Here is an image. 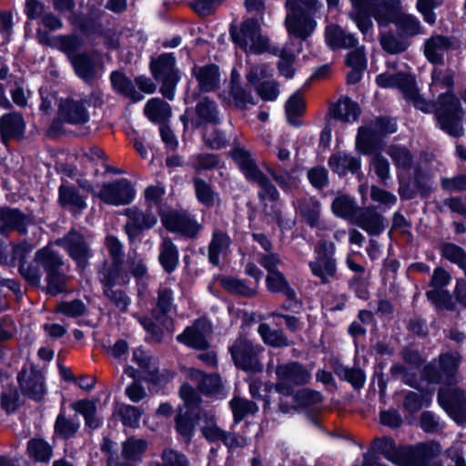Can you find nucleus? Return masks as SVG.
Returning a JSON list of instances; mask_svg holds the SVG:
<instances>
[{"mask_svg":"<svg viewBox=\"0 0 466 466\" xmlns=\"http://www.w3.org/2000/svg\"><path fill=\"white\" fill-rule=\"evenodd\" d=\"M453 86V76L448 70L434 69L431 74V90L432 93L446 90L439 95L433 105L440 127L449 135L459 137L464 133L462 121L464 112L459 98L450 91Z\"/></svg>","mask_w":466,"mask_h":466,"instance_id":"obj_1","label":"nucleus"},{"mask_svg":"<svg viewBox=\"0 0 466 466\" xmlns=\"http://www.w3.org/2000/svg\"><path fill=\"white\" fill-rule=\"evenodd\" d=\"M461 356L458 351L441 354L424 367L421 372L422 380L428 383L455 385L461 380Z\"/></svg>","mask_w":466,"mask_h":466,"instance_id":"obj_2","label":"nucleus"},{"mask_svg":"<svg viewBox=\"0 0 466 466\" xmlns=\"http://www.w3.org/2000/svg\"><path fill=\"white\" fill-rule=\"evenodd\" d=\"M376 82L383 88L397 87L404 98L412 103L417 109L424 113L432 111L433 105L420 94L414 76L404 72L397 74L386 72L379 75Z\"/></svg>","mask_w":466,"mask_h":466,"instance_id":"obj_3","label":"nucleus"},{"mask_svg":"<svg viewBox=\"0 0 466 466\" xmlns=\"http://www.w3.org/2000/svg\"><path fill=\"white\" fill-rule=\"evenodd\" d=\"M230 35L245 52L262 54L268 50L269 40L261 34L260 24L256 19H247L239 27L231 26Z\"/></svg>","mask_w":466,"mask_h":466,"instance_id":"obj_4","label":"nucleus"},{"mask_svg":"<svg viewBox=\"0 0 466 466\" xmlns=\"http://www.w3.org/2000/svg\"><path fill=\"white\" fill-rule=\"evenodd\" d=\"M397 130L396 124L379 118L365 127H360L356 137V148L364 155L371 154L380 147L381 137Z\"/></svg>","mask_w":466,"mask_h":466,"instance_id":"obj_5","label":"nucleus"},{"mask_svg":"<svg viewBox=\"0 0 466 466\" xmlns=\"http://www.w3.org/2000/svg\"><path fill=\"white\" fill-rule=\"evenodd\" d=\"M277 382L275 389L279 393L289 396L294 387L307 384L310 378V371L298 361H289L278 364L275 369Z\"/></svg>","mask_w":466,"mask_h":466,"instance_id":"obj_6","label":"nucleus"},{"mask_svg":"<svg viewBox=\"0 0 466 466\" xmlns=\"http://www.w3.org/2000/svg\"><path fill=\"white\" fill-rule=\"evenodd\" d=\"M314 252L315 259L309 264L311 273L323 284L329 283L335 279L337 273V263L334 258L335 244L324 238H319Z\"/></svg>","mask_w":466,"mask_h":466,"instance_id":"obj_7","label":"nucleus"},{"mask_svg":"<svg viewBox=\"0 0 466 466\" xmlns=\"http://www.w3.org/2000/svg\"><path fill=\"white\" fill-rule=\"evenodd\" d=\"M262 351V346L253 343L242 335H239L229 347L235 365L243 370L251 372L262 370V365L258 360V355Z\"/></svg>","mask_w":466,"mask_h":466,"instance_id":"obj_8","label":"nucleus"},{"mask_svg":"<svg viewBox=\"0 0 466 466\" xmlns=\"http://www.w3.org/2000/svg\"><path fill=\"white\" fill-rule=\"evenodd\" d=\"M175 64L176 58L172 54H162L151 62V70L155 78L162 83L160 92L169 100H173L176 86L179 81Z\"/></svg>","mask_w":466,"mask_h":466,"instance_id":"obj_9","label":"nucleus"},{"mask_svg":"<svg viewBox=\"0 0 466 466\" xmlns=\"http://www.w3.org/2000/svg\"><path fill=\"white\" fill-rule=\"evenodd\" d=\"M56 243L65 248L80 269L83 270L86 268L88 260L92 257L90 237H86L77 231L71 230L65 237L58 239Z\"/></svg>","mask_w":466,"mask_h":466,"instance_id":"obj_10","label":"nucleus"},{"mask_svg":"<svg viewBox=\"0 0 466 466\" xmlns=\"http://www.w3.org/2000/svg\"><path fill=\"white\" fill-rule=\"evenodd\" d=\"M295 208L302 219L316 229L318 238L325 237V232L332 229L330 224L321 219V204L315 198H301L296 201Z\"/></svg>","mask_w":466,"mask_h":466,"instance_id":"obj_11","label":"nucleus"},{"mask_svg":"<svg viewBox=\"0 0 466 466\" xmlns=\"http://www.w3.org/2000/svg\"><path fill=\"white\" fill-rule=\"evenodd\" d=\"M438 401L457 423L466 420V390L460 388L441 389Z\"/></svg>","mask_w":466,"mask_h":466,"instance_id":"obj_12","label":"nucleus"},{"mask_svg":"<svg viewBox=\"0 0 466 466\" xmlns=\"http://www.w3.org/2000/svg\"><path fill=\"white\" fill-rule=\"evenodd\" d=\"M17 380L23 394L35 400L43 399L46 390L41 371L32 365H25L18 373Z\"/></svg>","mask_w":466,"mask_h":466,"instance_id":"obj_13","label":"nucleus"},{"mask_svg":"<svg viewBox=\"0 0 466 466\" xmlns=\"http://www.w3.org/2000/svg\"><path fill=\"white\" fill-rule=\"evenodd\" d=\"M135 194L131 182L122 178L104 185L99 197L109 205L120 206L129 204L134 199Z\"/></svg>","mask_w":466,"mask_h":466,"instance_id":"obj_14","label":"nucleus"},{"mask_svg":"<svg viewBox=\"0 0 466 466\" xmlns=\"http://www.w3.org/2000/svg\"><path fill=\"white\" fill-rule=\"evenodd\" d=\"M85 99L67 97L61 99L58 105L60 118L72 125H82L89 121L90 116Z\"/></svg>","mask_w":466,"mask_h":466,"instance_id":"obj_15","label":"nucleus"},{"mask_svg":"<svg viewBox=\"0 0 466 466\" xmlns=\"http://www.w3.org/2000/svg\"><path fill=\"white\" fill-rule=\"evenodd\" d=\"M286 27L289 35L305 40L315 31L317 22L304 11L289 10Z\"/></svg>","mask_w":466,"mask_h":466,"instance_id":"obj_16","label":"nucleus"},{"mask_svg":"<svg viewBox=\"0 0 466 466\" xmlns=\"http://www.w3.org/2000/svg\"><path fill=\"white\" fill-rule=\"evenodd\" d=\"M35 35L41 45L56 48L66 54L70 59L76 56L74 53L82 46L80 37L76 35L52 36L47 31L41 28L36 30Z\"/></svg>","mask_w":466,"mask_h":466,"instance_id":"obj_17","label":"nucleus"},{"mask_svg":"<svg viewBox=\"0 0 466 466\" xmlns=\"http://www.w3.org/2000/svg\"><path fill=\"white\" fill-rule=\"evenodd\" d=\"M166 228L187 237H195L201 229L200 224L186 213L168 212L162 216Z\"/></svg>","mask_w":466,"mask_h":466,"instance_id":"obj_18","label":"nucleus"},{"mask_svg":"<svg viewBox=\"0 0 466 466\" xmlns=\"http://www.w3.org/2000/svg\"><path fill=\"white\" fill-rule=\"evenodd\" d=\"M71 64L76 76L87 84L93 83L100 76L102 65L95 55H76L71 57Z\"/></svg>","mask_w":466,"mask_h":466,"instance_id":"obj_19","label":"nucleus"},{"mask_svg":"<svg viewBox=\"0 0 466 466\" xmlns=\"http://www.w3.org/2000/svg\"><path fill=\"white\" fill-rule=\"evenodd\" d=\"M211 332L210 324L204 319L197 320L191 327L177 336V340L188 347L197 350H205L209 347L208 336Z\"/></svg>","mask_w":466,"mask_h":466,"instance_id":"obj_20","label":"nucleus"},{"mask_svg":"<svg viewBox=\"0 0 466 466\" xmlns=\"http://www.w3.org/2000/svg\"><path fill=\"white\" fill-rule=\"evenodd\" d=\"M192 75L198 81V86L201 92H214L219 88L221 76L218 66L214 64L195 65L192 68Z\"/></svg>","mask_w":466,"mask_h":466,"instance_id":"obj_21","label":"nucleus"},{"mask_svg":"<svg viewBox=\"0 0 466 466\" xmlns=\"http://www.w3.org/2000/svg\"><path fill=\"white\" fill-rule=\"evenodd\" d=\"M352 224L371 236L380 235L385 229L384 218L371 208H360L353 217Z\"/></svg>","mask_w":466,"mask_h":466,"instance_id":"obj_22","label":"nucleus"},{"mask_svg":"<svg viewBox=\"0 0 466 466\" xmlns=\"http://www.w3.org/2000/svg\"><path fill=\"white\" fill-rule=\"evenodd\" d=\"M25 131L24 117L19 113H8L0 117V137L3 143L23 138Z\"/></svg>","mask_w":466,"mask_h":466,"instance_id":"obj_23","label":"nucleus"},{"mask_svg":"<svg viewBox=\"0 0 466 466\" xmlns=\"http://www.w3.org/2000/svg\"><path fill=\"white\" fill-rule=\"evenodd\" d=\"M30 223V218L18 209L10 208H0V233L3 235H6L12 230L25 234L26 227Z\"/></svg>","mask_w":466,"mask_h":466,"instance_id":"obj_24","label":"nucleus"},{"mask_svg":"<svg viewBox=\"0 0 466 466\" xmlns=\"http://www.w3.org/2000/svg\"><path fill=\"white\" fill-rule=\"evenodd\" d=\"M125 214L128 218L125 228L129 238L136 237L140 230L151 228L157 221L152 212H142L135 207L127 209Z\"/></svg>","mask_w":466,"mask_h":466,"instance_id":"obj_25","label":"nucleus"},{"mask_svg":"<svg viewBox=\"0 0 466 466\" xmlns=\"http://www.w3.org/2000/svg\"><path fill=\"white\" fill-rule=\"evenodd\" d=\"M325 41L331 49H349L358 45V39L353 34L346 32L336 24L326 26Z\"/></svg>","mask_w":466,"mask_h":466,"instance_id":"obj_26","label":"nucleus"},{"mask_svg":"<svg viewBox=\"0 0 466 466\" xmlns=\"http://www.w3.org/2000/svg\"><path fill=\"white\" fill-rule=\"evenodd\" d=\"M451 279V275L445 269L441 268H435L431 278V284L434 289L427 292V297L435 303L447 306L451 302V297L442 288L447 286Z\"/></svg>","mask_w":466,"mask_h":466,"instance_id":"obj_27","label":"nucleus"},{"mask_svg":"<svg viewBox=\"0 0 466 466\" xmlns=\"http://www.w3.org/2000/svg\"><path fill=\"white\" fill-rule=\"evenodd\" d=\"M451 46L452 43L448 36L433 35L424 43V55L430 62L441 63Z\"/></svg>","mask_w":466,"mask_h":466,"instance_id":"obj_28","label":"nucleus"},{"mask_svg":"<svg viewBox=\"0 0 466 466\" xmlns=\"http://www.w3.org/2000/svg\"><path fill=\"white\" fill-rule=\"evenodd\" d=\"M360 158L345 152L333 154L329 159V167L339 176H344L348 172H357L360 168Z\"/></svg>","mask_w":466,"mask_h":466,"instance_id":"obj_29","label":"nucleus"},{"mask_svg":"<svg viewBox=\"0 0 466 466\" xmlns=\"http://www.w3.org/2000/svg\"><path fill=\"white\" fill-rule=\"evenodd\" d=\"M360 113L358 104L347 97L339 99L329 109V114L333 118L348 123L356 121Z\"/></svg>","mask_w":466,"mask_h":466,"instance_id":"obj_30","label":"nucleus"},{"mask_svg":"<svg viewBox=\"0 0 466 466\" xmlns=\"http://www.w3.org/2000/svg\"><path fill=\"white\" fill-rule=\"evenodd\" d=\"M231 239L227 233L220 230H215L208 247L209 261L215 266L218 265L220 258L228 254Z\"/></svg>","mask_w":466,"mask_h":466,"instance_id":"obj_31","label":"nucleus"},{"mask_svg":"<svg viewBox=\"0 0 466 466\" xmlns=\"http://www.w3.org/2000/svg\"><path fill=\"white\" fill-rule=\"evenodd\" d=\"M58 194L60 205L73 213H78L86 207L85 198L73 187L62 185Z\"/></svg>","mask_w":466,"mask_h":466,"instance_id":"obj_32","label":"nucleus"},{"mask_svg":"<svg viewBox=\"0 0 466 466\" xmlns=\"http://www.w3.org/2000/svg\"><path fill=\"white\" fill-rule=\"evenodd\" d=\"M187 376L198 385V390L204 394H214L221 388V380L218 375H207L200 370L190 369Z\"/></svg>","mask_w":466,"mask_h":466,"instance_id":"obj_33","label":"nucleus"},{"mask_svg":"<svg viewBox=\"0 0 466 466\" xmlns=\"http://www.w3.org/2000/svg\"><path fill=\"white\" fill-rule=\"evenodd\" d=\"M144 114L151 122L162 123L171 116L172 110L167 102L158 97H154L146 103Z\"/></svg>","mask_w":466,"mask_h":466,"instance_id":"obj_34","label":"nucleus"},{"mask_svg":"<svg viewBox=\"0 0 466 466\" xmlns=\"http://www.w3.org/2000/svg\"><path fill=\"white\" fill-rule=\"evenodd\" d=\"M285 111L287 120L289 125L299 127L302 125L299 117H301L306 111V104L302 94L296 91L286 102Z\"/></svg>","mask_w":466,"mask_h":466,"instance_id":"obj_35","label":"nucleus"},{"mask_svg":"<svg viewBox=\"0 0 466 466\" xmlns=\"http://www.w3.org/2000/svg\"><path fill=\"white\" fill-rule=\"evenodd\" d=\"M198 420L204 422L201 431L208 441H223L226 431H223L217 425L215 414L212 410H201L198 413Z\"/></svg>","mask_w":466,"mask_h":466,"instance_id":"obj_36","label":"nucleus"},{"mask_svg":"<svg viewBox=\"0 0 466 466\" xmlns=\"http://www.w3.org/2000/svg\"><path fill=\"white\" fill-rule=\"evenodd\" d=\"M110 79L116 92L128 97L133 102L143 99V96L136 90L133 82L124 74L115 71L111 74Z\"/></svg>","mask_w":466,"mask_h":466,"instance_id":"obj_37","label":"nucleus"},{"mask_svg":"<svg viewBox=\"0 0 466 466\" xmlns=\"http://www.w3.org/2000/svg\"><path fill=\"white\" fill-rule=\"evenodd\" d=\"M266 283L270 292L283 293L290 300L297 297L295 290L290 287L285 276L279 270L268 273Z\"/></svg>","mask_w":466,"mask_h":466,"instance_id":"obj_38","label":"nucleus"},{"mask_svg":"<svg viewBox=\"0 0 466 466\" xmlns=\"http://www.w3.org/2000/svg\"><path fill=\"white\" fill-rule=\"evenodd\" d=\"M196 113L198 120L195 123V127H199L202 123L218 124V109L216 103L205 96L201 98L196 105Z\"/></svg>","mask_w":466,"mask_h":466,"instance_id":"obj_39","label":"nucleus"},{"mask_svg":"<svg viewBox=\"0 0 466 466\" xmlns=\"http://www.w3.org/2000/svg\"><path fill=\"white\" fill-rule=\"evenodd\" d=\"M359 209L360 208H358L354 199L348 195H338L331 204L332 213L337 217L350 220V223H352L353 217Z\"/></svg>","mask_w":466,"mask_h":466,"instance_id":"obj_40","label":"nucleus"},{"mask_svg":"<svg viewBox=\"0 0 466 466\" xmlns=\"http://www.w3.org/2000/svg\"><path fill=\"white\" fill-rule=\"evenodd\" d=\"M99 279L103 284V289H113L116 285H126L129 281L127 275L121 270V262H113L112 266L104 268L99 271Z\"/></svg>","mask_w":466,"mask_h":466,"instance_id":"obj_41","label":"nucleus"},{"mask_svg":"<svg viewBox=\"0 0 466 466\" xmlns=\"http://www.w3.org/2000/svg\"><path fill=\"white\" fill-rule=\"evenodd\" d=\"M441 453V446L437 442L421 443L416 446L414 457L420 466H442L434 460Z\"/></svg>","mask_w":466,"mask_h":466,"instance_id":"obj_42","label":"nucleus"},{"mask_svg":"<svg viewBox=\"0 0 466 466\" xmlns=\"http://www.w3.org/2000/svg\"><path fill=\"white\" fill-rule=\"evenodd\" d=\"M158 259L167 272H172L178 265V250L176 245L169 239L164 238L158 255Z\"/></svg>","mask_w":466,"mask_h":466,"instance_id":"obj_43","label":"nucleus"},{"mask_svg":"<svg viewBox=\"0 0 466 466\" xmlns=\"http://www.w3.org/2000/svg\"><path fill=\"white\" fill-rule=\"evenodd\" d=\"M80 428V420L77 415L67 418L63 411L57 415L55 422V433L63 439H70L76 435Z\"/></svg>","mask_w":466,"mask_h":466,"instance_id":"obj_44","label":"nucleus"},{"mask_svg":"<svg viewBox=\"0 0 466 466\" xmlns=\"http://www.w3.org/2000/svg\"><path fill=\"white\" fill-rule=\"evenodd\" d=\"M390 23H393L405 35H414L421 33V25L419 19L409 14L397 10L392 15Z\"/></svg>","mask_w":466,"mask_h":466,"instance_id":"obj_45","label":"nucleus"},{"mask_svg":"<svg viewBox=\"0 0 466 466\" xmlns=\"http://www.w3.org/2000/svg\"><path fill=\"white\" fill-rule=\"evenodd\" d=\"M192 181L196 198L202 205L209 208L219 201L218 194L206 180L195 177Z\"/></svg>","mask_w":466,"mask_h":466,"instance_id":"obj_46","label":"nucleus"},{"mask_svg":"<svg viewBox=\"0 0 466 466\" xmlns=\"http://www.w3.org/2000/svg\"><path fill=\"white\" fill-rule=\"evenodd\" d=\"M35 260L43 267L46 274L63 266L61 257L49 247L39 249L35 255Z\"/></svg>","mask_w":466,"mask_h":466,"instance_id":"obj_47","label":"nucleus"},{"mask_svg":"<svg viewBox=\"0 0 466 466\" xmlns=\"http://www.w3.org/2000/svg\"><path fill=\"white\" fill-rule=\"evenodd\" d=\"M147 449V441L143 439L129 438L122 444V457L128 461H140Z\"/></svg>","mask_w":466,"mask_h":466,"instance_id":"obj_48","label":"nucleus"},{"mask_svg":"<svg viewBox=\"0 0 466 466\" xmlns=\"http://www.w3.org/2000/svg\"><path fill=\"white\" fill-rule=\"evenodd\" d=\"M235 423H238L248 415H253L258 410V405L248 400L240 397L233 398L229 402Z\"/></svg>","mask_w":466,"mask_h":466,"instance_id":"obj_49","label":"nucleus"},{"mask_svg":"<svg viewBox=\"0 0 466 466\" xmlns=\"http://www.w3.org/2000/svg\"><path fill=\"white\" fill-rule=\"evenodd\" d=\"M73 409L82 414L85 418L86 424L92 430L97 429L102 421L96 417V406L91 400H79L73 404Z\"/></svg>","mask_w":466,"mask_h":466,"instance_id":"obj_50","label":"nucleus"},{"mask_svg":"<svg viewBox=\"0 0 466 466\" xmlns=\"http://www.w3.org/2000/svg\"><path fill=\"white\" fill-rule=\"evenodd\" d=\"M258 332L267 345L275 348L289 346V339L283 332L270 329L266 323H262L258 326Z\"/></svg>","mask_w":466,"mask_h":466,"instance_id":"obj_51","label":"nucleus"},{"mask_svg":"<svg viewBox=\"0 0 466 466\" xmlns=\"http://www.w3.org/2000/svg\"><path fill=\"white\" fill-rule=\"evenodd\" d=\"M222 287L228 292L251 297L257 293L256 285H248L245 280L233 277L221 279Z\"/></svg>","mask_w":466,"mask_h":466,"instance_id":"obj_52","label":"nucleus"},{"mask_svg":"<svg viewBox=\"0 0 466 466\" xmlns=\"http://www.w3.org/2000/svg\"><path fill=\"white\" fill-rule=\"evenodd\" d=\"M387 153L397 168L406 170L411 167L412 155L405 147L391 145L388 147Z\"/></svg>","mask_w":466,"mask_h":466,"instance_id":"obj_53","label":"nucleus"},{"mask_svg":"<svg viewBox=\"0 0 466 466\" xmlns=\"http://www.w3.org/2000/svg\"><path fill=\"white\" fill-rule=\"evenodd\" d=\"M29 455L38 461H47L52 457V447L42 439H33L28 441Z\"/></svg>","mask_w":466,"mask_h":466,"instance_id":"obj_54","label":"nucleus"},{"mask_svg":"<svg viewBox=\"0 0 466 466\" xmlns=\"http://www.w3.org/2000/svg\"><path fill=\"white\" fill-rule=\"evenodd\" d=\"M400 0H378V10L375 12V20L380 25L390 23L394 12L399 10Z\"/></svg>","mask_w":466,"mask_h":466,"instance_id":"obj_55","label":"nucleus"},{"mask_svg":"<svg viewBox=\"0 0 466 466\" xmlns=\"http://www.w3.org/2000/svg\"><path fill=\"white\" fill-rule=\"evenodd\" d=\"M231 96L238 106L244 107L247 104H254L250 93L246 92L239 83V76L232 72L231 76Z\"/></svg>","mask_w":466,"mask_h":466,"instance_id":"obj_56","label":"nucleus"},{"mask_svg":"<svg viewBox=\"0 0 466 466\" xmlns=\"http://www.w3.org/2000/svg\"><path fill=\"white\" fill-rule=\"evenodd\" d=\"M441 255L443 258L457 264L460 268L466 262V252L464 249L455 244L446 243L441 248Z\"/></svg>","mask_w":466,"mask_h":466,"instance_id":"obj_57","label":"nucleus"},{"mask_svg":"<svg viewBox=\"0 0 466 466\" xmlns=\"http://www.w3.org/2000/svg\"><path fill=\"white\" fill-rule=\"evenodd\" d=\"M260 187L258 196L262 200L276 201L279 194L276 187L271 181L262 173L256 179L253 180Z\"/></svg>","mask_w":466,"mask_h":466,"instance_id":"obj_58","label":"nucleus"},{"mask_svg":"<svg viewBox=\"0 0 466 466\" xmlns=\"http://www.w3.org/2000/svg\"><path fill=\"white\" fill-rule=\"evenodd\" d=\"M192 167L197 172L209 170L218 165V157L215 154H198L192 157Z\"/></svg>","mask_w":466,"mask_h":466,"instance_id":"obj_59","label":"nucleus"},{"mask_svg":"<svg viewBox=\"0 0 466 466\" xmlns=\"http://www.w3.org/2000/svg\"><path fill=\"white\" fill-rule=\"evenodd\" d=\"M47 292L56 295L63 292L66 288V277L60 268L46 274Z\"/></svg>","mask_w":466,"mask_h":466,"instance_id":"obj_60","label":"nucleus"},{"mask_svg":"<svg viewBox=\"0 0 466 466\" xmlns=\"http://www.w3.org/2000/svg\"><path fill=\"white\" fill-rule=\"evenodd\" d=\"M103 291L105 296L120 311H126L131 303L130 298L123 290L106 288Z\"/></svg>","mask_w":466,"mask_h":466,"instance_id":"obj_61","label":"nucleus"},{"mask_svg":"<svg viewBox=\"0 0 466 466\" xmlns=\"http://www.w3.org/2000/svg\"><path fill=\"white\" fill-rule=\"evenodd\" d=\"M156 466H188V461L185 455L172 449H166L162 452L161 462Z\"/></svg>","mask_w":466,"mask_h":466,"instance_id":"obj_62","label":"nucleus"},{"mask_svg":"<svg viewBox=\"0 0 466 466\" xmlns=\"http://www.w3.org/2000/svg\"><path fill=\"white\" fill-rule=\"evenodd\" d=\"M279 56L280 59L278 64L279 73L287 78L293 77L295 73V69L293 67L295 56L290 53L287 47H285L280 52Z\"/></svg>","mask_w":466,"mask_h":466,"instance_id":"obj_63","label":"nucleus"},{"mask_svg":"<svg viewBox=\"0 0 466 466\" xmlns=\"http://www.w3.org/2000/svg\"><path fill=\"white\" fill-rule=\"evenodd\" d=\"M203 139L205 144L212 149L223 148L228 144L225 134L216 128L206 130L203 135Z\"/></svg>","mask_w":466,"mask_h":466,"instance_id":"obj_64","label":"nucleus"}]
</instances>
